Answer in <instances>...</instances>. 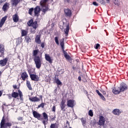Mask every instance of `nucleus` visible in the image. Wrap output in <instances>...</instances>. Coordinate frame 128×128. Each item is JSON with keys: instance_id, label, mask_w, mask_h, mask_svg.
Returning <instances> with one entry per match:
<instances>
[{"instance_id": "1", "label": "nucleus", "mask_w": 128, "mask_h": 128, "mask_svg": "<svg viewBox=\"0 0 128 128\" xmlns=\"http://www.w3.org/2000/svg\"><path fill=\"white\" fill-rule=\"evenodd\" d=\"M40 52V50H35L32 52V58L34 62V64L36 66V68H40L42 66V54L40 55H38Z\"/></svg>"}, {"instance_id": "2", "label": "nucleus", "mask_w": 128, "mask_h": 128, "mask_svg": "<svg viewBox=\"0 0 128 128\" xmlns=\"http://www.w3.org/2000/svg\"><path fill=\"white\" fill-rule=\"evenodd\" d=\"M50 0H40V6H42V12L45 14L46 12L50 10V7L48 6V3Z\"/></svg>"}, {"instance_id": "3", "label": "nucleus", "mask_w": 128, "mask_h": 128, "mask_svg": "<svg viewBox=\"0 0 128 128\" xmlns=\"http://www.w3.org/2000/svg\"><path fill=\"white\" fill-rule=\"evenodd\" d=\"M128 90V86L124 83H122L120 86L118 88V90H116V88H113L112 92L114 94H118L120 92H124Z\"/></svg>"}, {"instance_id": "4", "label": "nucleus", "mask_w": 128, "mask_h": 128, "mask_svg": "<svg viewBox=\"0 0 128 128\" xmlns=\"http://www.w3.org/2000/svg\"><path fill=\"white\" fill-rule=\"evenodd\" d=\"M12 126V122H6L4 116H3L0 124V128H8H8H10Z\"/></svg>"}, {"instance_id": "5", "label": "nucleus", "mask_w": 128, "mask_h": 128, "mask_svg": "<svg viewBox=\"0 0 128 128\" xmlns=\"http://www.w3.org/2000/svg\"><path fill=\"white\" fill-rule=\"evenodd\" d=\"M64 38H63L62 40H60V45L62 50L64 58H66V60H70V56L68 54V52L64 50Z\"/></svg>"}, {"instance_id": "6", "label": "nucleus", "mask_w": 128, "mask_h": 128, "mask_svg": "<svg viewBox=\"0 0 128 128\" xmlns=\"http://www.w3.org/2000/svg\"><path fill=\"white\" fill-rule=\"evenodd\" d=\"M18 96H20V98H18ZM22 96V92L20 90H18V93L14 92H13L12 93V97L14 98H17L18 100L20 99V100H24Z\"/></svg>"}, {"instance_id": "7", "label": "nucleus", "mask_w": 128, "mask_h": 128, "mask_svg": "<svg viewBox=\"0 0 128 128\" xmlns=\"http://www.w3.org/2000/svg\"><path fill=\"white\" fill-rule=\"evenodd\" d=\"M42 116L43 118H42L40 117V120H42L44 124L46 126V123L47 122H48V114L44 112L42 113Z\"/></svg>"}, {"instance_id": "8", "label": "nucleus", "mask_w": 128, "mask_h": 128, "mask_svg": "<svg viewBox=\"0 0 128 128\" xmlns=\"http://www.w3.org/2000/svg\"><path fill=\"white\" fill-rule=\"evenodd\" d=\"M76 106V101L74 100H67V106L68 108H74Z\"/></svg>"}, {"instance_id": "9", "label": "nucleus", "mask_w": 128, "mask_h": 128, "mask_svg": "<svg viewBox=\"0 0 128 128\" xmlns=\"http://www.w3.org/2000/svg\"><path fill=\"white\" fill-rule=\"evenodd\" d=\"M64 12L67 18H70L72 14V10H70V8H64Z\"/></svg>"}, {"instance_id": "10", "label": "nucleus", "mask_w": 128, "mask_h": 128, "mask_svg": "<svg viewBox=\"0 0 128 128\" xmlns=\"http://www.w3.org/2000/svg\"><path fill=\"white\" fill-rule=\"evenodd\" d=\"M4 45L0 44V58H2L4 56Z\"/></svg>"}, {"instance_id": "11", "label": "nucleus", "mask_w": 128, "mask_h": 128, "mask_svg": "<svg viewBox=\"0 0 128 128\" xmlns=\"http://www.w3.org/2000/svg\"><path fill=\"white\" fill-rule=\"evenodd\" d=\"M40 13V7L37 6L34 8V16L38 17Z\"/></svg>"}, {"instance_id": "12", "label": "nucleus", "mask_w": 128, "mask_h": 128, "mask_svg": "<svg viewBox=\"0 0 128 128\" xmlns=\"http://www.w3.org/2000/svg\"><path fill=\"white\" fill-rule=\"evenodd\" d=\"M8 61V58H6L3 60H0V66H5Z\"/></svg>"}, {"instance_id": "13", "label": "nucleus", "mask_w": 128, "mask_h": 128, "mask_svg": "<svg viewBox=\"0 0 128 128\" xmlns=\"http://www.w3.org/2000/svg\"><path fill=\"white\" fill-rule=\"evenodd\" d=\"M20 78L24 82H25L26 80H28V75L26 73V72H22V74H20Z\"/></svg>"}, {"instance_id": "14", "label": "nucleus", "mask_w": 128, "mask_h": 128, "mask_svg": "<svg viewBox=\"0 0 128 128\" xmlns=\"http://www.w3.org/2000/svg\"><path fill=\"white\" fill-rule=\"evenodd\" d=\"M30 78L32 80H34V82H38V80H40V78L36 74H30Z\"/></svg>"}, {"instance_id": "15", "label": "nucleus", "mask_w": 128, "mask_h": 128, "mask_svg": "<svg viewBox=\"0 0 128 128\" xmlns=\"http://www.w3.org/2000/svg\"><path fill=\"white\" fill-rule=\"evenodd\" d=\"M106 122V119L104 116H100V120L98 122L99 126H104V122Z\"/></svg>"}, {"instance_id": "16", "label": "nucleus", "mask_w": 128, "mask_h": 128, "mask_svg": "<svg viewBox=\"0 0 128 128\" xmlns=\"http://www.w3.org/2000/svg\"><path fill=\"white\" fill-rule=\"evenodd\" d=\"M32 114L34 118H38V120H40V116H42V115H40V113L36 111L33 110Z\"/></svg>"}, {"instance_id": "17", "label": "nucleus", "mask_w": 128, "mask_h": 128, "mask_svg": "<svg viewBox=\"0 0 128 128\" xmlns=\"http://www.w3.org/2000/svg\"><path fill=\"white\" fill-rule=\"evenodd\" d=\"M45 56V59L47 62H48L50 64H52V57H50V54H45L44 55Z\"/></svg>"}, {"instance_id": "18", "label": "nucleus", "mask_w": 128, "mask_h": 128, "mask_svg": "<svg viewBox=\"0 0 128 128\" xmlns=\"http://www.w3.org/2000/svg\"><path fill=\"white\" fill-rule=\"evenodd\" d=\"M6 18H8V16H5L1 19L0 21V28H2V26L4 24V22L6 20Z\"/></svg>"}, {"instance_id": "19", "label": "nucleus", "mask_w": 128, "mask_h": 128, "mask_svg": "<svg viewBox=\"0 0 128 128\" xmlns=\"http://www.w3.org/2000/svg\"><path fill=\"white\" fill-rule=\"evenodd\" d=\"M35 42L38 44H42V40H40V35H36L35 38Z\"/></svg>"}, {"instance_id": "20", "label": "nucleus", "mask_w": 128, "mask_h": 128, "mask_svg": "<svg viewBox=\"0 0 128 128\" xmlns=\"http://www.w3.org/2000/svg\"><path fill=\"white\" fill-rule=\"evenodd\" d=\"M29 100L30 102H40V99L36 96L30 98Z\"/></svg>"}, {"instance_id": "21", "label": "nucleus", "mask_w": 128, "mask_h": 128, "mask_svg": "<svg viewBox=\"0 0 128 128\" xmlns=\"http://www.w3.org/2000/svg\"><path fill=\"white\" fill-rule=\"evenodd\" d=\"M2 10L4 12H6L8 8H10V4L8 2H6L2 6Z\"/></svg>"}, {"instance_id": "22", "label": "nucleus", "mask_w": 128, "mask_h": 128, "mask_svg": "<svg viewBox=\"0 0 128 128\" xmlns=\"http://www.w3.org/2000/svg\"><path fill=\"white\" fill-rule=\"evenodd\" d=\"M20 20V17L18 14H15L12 16V20H14V22H18Z\"/></svg>"}, {"instance_id": "23", "label": "nucleus", "mask_w": 128, "mask_h": 128, "mask_svg": "<svg viewBox=\"0 0 128 128\" xmlns=\"http://www.w3.org/2000/svg\"><path fill=\"white\" fill-rule=\"evenodd\" d=\"M66 100H62L60 102V106L61 108V110H64V108H66Z\"/></svg>"}, {"instance_id": "24", "label": "nucleus", "mask_w": 128, "mask_h": 128, "mask_svg": "<svg viewBox=\"0 0 128 128\" xmlns=\"http://www.w3.org/2000/svg\"><path fill=\"white\" fill-rule=\"evenodd\" d=\"M68 32H70V25H67L66 26V28L64 30V32L66 36H68Z\"/></svg>"}, {"instance_id": "25", "label": "nucleus", "mask_w": 128, "mask_h": 128, "mask_svg": "<svg viewBox=\"0 0 128 128\" xmlns=\"http://www.w3.org/2000/svg\"><path fill=\"white\" fill-rule=\"evenodd\" d=\"M120 111L118 109H114L112 111V114H115V116H118L119 114H120Z\"/></svg>"}, {"instance_id": "26", "label": "nucleus", "mask_w": 128, "mask_h": 128, "mask_svg": "<svg viewBox=\"0 0 128 128\" xmlns=\"http://www.w3.org/2000/svg\"><path fill=\"white\" fill-rule=\"evenodd\" d=\"M28 72L30 76V74H36V71L33 68L28 69Z\"/></svg>"}, {"instance_id": "27", "label": "nucleus", "mask_w": 128, "mask_h": 128, "mask_svg": "<svg viewBox=\"0 0 128 128\" xmlns=\"http://www.w3.org/2000/svg\"><path fill=\"white\" fill-rule=\"evenodd\" d=\"M32 26L33 28H38V21H34V23H32V26Z\"/></svg>"}, {"instance_id": "28", "label": "nucleus", "mask_w": 128, "mask_h": 128, "mask_svg": "<svg viewBox=\"0 0 128 128\" xmlns=\"http://www.w3.org/2000/svg\"><path fill=\"white\" fill-rule=\"evenodd\" d=\"M26 86L30 90H32V84H30V82L28 80H26Z\"/></svg>"}, {"instance_id": "29", "label": "nucleus", "mask_w": 128, "mask_h": 128, "mask_svg": "<svg viewBox=\"0 0 128 128\" xmlns=\"http://www.w3.org/2000/svg\"><path fill=\"white\" fill-rule=\"evenodd\" d=\"M20 0H12V6H18Z\"/></svg>"}, {"instance_id": "30", "label": "nucleus", "mask_w": 128, "mask_h": 128, "mask_svg": "<svg viewBox=\"0 0 128 128\" xmlns=\"http://www.w3.org/2000/svg\"><path fill=\"white\" fill-rule=\"evenodd\" d=\"M96 92L98 94V96H100L102 100H106V98H104V96H102V94L100 92V91L98 90H96Z\"/></svg>"}, {"instance_id": "31", "label": "nucleus", "mask_w": 128, "mask_h": 128, "mask_svg": "<svg viewBox=\"0 0 128 128\" xmlns=\"http://www.w3.org/2000/svg\"><path fill=\"white\" fill-rule=\"evenodd\" d=\"M28 30H22V36H26L28 34Z\"/></svg>"}, {"instance_id": "32", "label": "nucleus", "mask_w": 128, "mask_h": 128, "mask_svg": "<svg viewBox=\"0 0 128 128\" xmlns=\"http://www.w3.org/2000/svg\"><path fill=\"white\" fill-rule=\"evenodd\" d=\"M50 128H58V125L56 123L52 124Z\"/></svg>"}, {"instance_id": "33", "label": "nucleus", "mask_w": 128, "mask_h": 128, "mask_svg": "<svg viewBox=\"0 0 128 128\" xmlns=\"http://www.w3.org/2000/svg\"><path fill=\"white\" fill-rule=\"evenodd\" d=\"M55 82L56 84H58V86H60L62 84V82H60V79L58 78H56Z\"/></svg>"}, {"instance_id": "34", "label": "nucleus", "mask_w": 128, "mask_h": 128, "mask_svg": "<svg viewBox=\"0 0 128 128\" xmlns=\"http://www.w3.org/2000/svg\"><path fill=\"white\" fill-rule=\"evenodd\" d=\"M32 24H34V20H32V19L30 20L28 22V26H32Z\"/></svg>"}, {"instance_id": "35", "label": "nucleus", "mask_w": 128, "mask_h": 128, "mask_svg": "<svg viewBox=\"0 0 128 128\" xmlns=\"http://www.w3.org/2000/svg\"><path fill=\"white\" fill-rule=\"evenodd\" d=\"M54 41H55L56 44H58H58H60V42H58V37L56 36L54 38Z\"/></svg>"}, {"instance_id": "36", "label": "nucleus", "mask_w": 128, "mask_h": 128, "mask_svg": "<svg viewBox=\"0 0 128 128\" xmlns=\"http://www.w3.org/2000/svg\"><path fill=\"white\" fill-rule=\"evenodd\" d=\"M44 106H46V104L42 102L41 104L38 106V108H44Z\"/></svg>"}, {"instance_id": "37", "label": "nucleus", "mask_w": 128, "mask_h": 128, "mask_svg": "<svg viewBox=\"0 0 128 128\" xmlns=\"http://www.w3.org/2000/svg\"><path fill=\"white\" fill-rule=\"evenodd\" d=\"M34 8H30L28 10V14H30V16H32V12H34Z\"/></svg>"}, {"instance_id": "38", "label": "nucleus", "mask_w": 128, "mask_h": 128, "mask_svg": "<svg viewBox=\"0 0 128 128\" xmlns=\"http://www.w3.org/2000/svg\"><path fill=\"white\" fill-rule=\"evenodd\" d=\"M88 114L90 116H94V112H92V110H90L88 112Z\"/></svg>"}, {"instance_id": "39", "label": "nucleus", "mask_w": 128, "mask_h": 128, "mask_svg": "<svg viewBox=\"0 0 128 128\" xmlns=\"http://www.w3.org/2000/svg\"><path fill=\"white\" fill-rule=\"evenodd\" d=\"M36 28H31V30H30V32H31V33L32 34H36Z\"/></svg>"}, {"instance_id": "40", "label": "nucleus", "mask_w": 128, "mask_h": 128, "mask_svg": "<svg viewBox=\"0 0 128 128\" xmlns=\"http://www.w3.org/2000/svg\"><path fill=\"white\" fill-rule=\"evenodd\" d=\"M97 2H100V4H104V0H97Z\"/></svg>"}, {"instance_id": "41", "label": "nucleus", "mask_w": 128, "mask_h": 128, "mask_svg": "<svg viewBox=\"0 0 128 128\" xmlns=\"http://www.w3.org/2000/svg\"><path fill=\"white\" fill-rule=\"evenodd\" d=\"M81 122L83 124H86V121L84 118H81Z\"/></svg>"}, {"instance_id": "42", "label": "nucleus", "mask_w": 128, "mask_h": 128, "mask_svg": "<svg viewBox=\"0 0 128 128\" xmlns=\"http://www.w3.org/2000/svg\"><path fill=\"white\" fill-rule=\"evenodd\" d=\"M100 45L99 44H96V46H95V48L96 50H98V48H100Z\"/></svg>"}, {"instance_id": "43", "label": "nucleus", "mask_w": 128, "mask_h": 128, "mask_svg": "<svg viewBox=\"0 0 128 128\" xmlns=\"http://www.w3.org/2000/svg\"><path fill=\"white\" fill-rule=\"evenodd\" d=\"M92 4H94V6H98V4L96 2H92Z\"/></svg>"}, {"instance_id": "44", "label": "nucleus", "mask_w": 128, "mask_h": 128, "mask_svg": "<svg viewBox=\"0 0 128 128\" xmlns=\"http://www.w3.org/2000/svg\"><path fill=\"white\" fill-rule=\"evenodd\" d=\"M52 112H56V106H53L52 108Z\"/></svg>"}, {"instance_id": "45", "label": "nucleus", "mask_w": 128, "mask_h": 128, "mask_svg": "<svg viewBox=\"0 0 128 128\" xmlns=\"http://www.w3.org/2000/svg\"><path fill=\"white\" fill-rule=\"evenodd\" d=\"M26 40H27V42H30L32 40L30 38H26Z\"/></svg>"}, {"instance_id": "46", "label": "nucleus", "mask_w": 128, "mask_h": 128, "mask_svg": "<svg viewBox=\"0 0 128 128\" xmlns=\"http://www.w3.org/2000/svg\"><path fill=\"white\" fill-rule=\"evenodd\" d=\"M8 98L10 100L12 99V94H11V95H10V94H8Z\"/></svg>"}, {"instance_id": "47", "label": "nucleus", "mask_w": 128, "mask_h": 128, "mask_svg": "<svg viewBox=\"0 0 128 128\" xmlns=\"http://www.w3.org/2000/svg\"><path fill=\"white\" fill-rule=\"evenodd\" d=\"M41 46L42 48H44V43H41Z\"/></svg>"}, {"instance_id": "48", "label": "nucleus", "mask_w": 128, "mask_h": 128, "mask_svg": "<svg viewBox=\"0 0 128 128\" xmlns=\"http://www.w3.org/2000/svg\"><path fill=\"white\" fill-rule=\"evenodd\" d=\"M18 120H22V117H19L18 118Z\"/></svg>"}, {"instance_id": "49", "label": "nucleus", "mask_w": 128, "mask_h": 128, "mask_svg": "<svg viewBox=\"0 0 128 128\" xmlns=\"http://www.w3.org/2000/svg\"><path fill=\"white\" fill-rule=\"evenodd\" d=\"M78 80H80V82L82 80V78L80 77V76L78 78Z\"/></svg>"}, {"instance_id": "50", "label": "nucleus", "mask_w": 128, "mask_h": 128, "mask_svg": "<svg viewBox=\"0 0 128 128\" xmlns=\"http://www.w3.org/2000/svg\"><path fill=\"white\" fill-rule=\"evenodd\" d=\"M13 88H14V90H16V85H14Z\"/></svg>"}, {"instance_id": "51", "label": "nucleus", "mask_w": 128, "mask_h": 128, "mask_svg": "<svg viewBox=\"0 0 128 128\" xmlns=\"http://www.w3.org/2000/svg\"><path fill=\"white\" fill-rule=\"evenodd\" d=\"M2 92L0 91V96H2Z\"/></svg>"}, {"instance_id": "52", "label": "nucleus", "mask_w": 128, "mask_h": 128, "mask_svg": "<svg viewBox=\"0 0 128 128\" xmlns=\"http://www.w3.org/2000/svg\"><path fill=\"white\" fill-rule=\"evenodd\" d=\"M106 0V2L108 3V4H110V0Z\"/></svg>"}, {"instance_id": "53", "label": "nucleus", "mask_w": 128, "mask_h": 128, "mask_svg": "<svg viewBox=\"0 0 128 128\" xmlns=\"http://www.w3.org/2000/svg\"><path fill=\"white\" fill-rule=\"evenodd\" d=\"M52 120H56V117H54L53 118H52Z\"/></svg>"}, {"instance_id": "54", "label": "nucleus", "mask_w": 128, "mask_h": 128, "mask_svg": "<svg viewBox=\"0 0 128 128\" xmlns=\"http://www.w3.org/2000/svg\"><path fill=\"white\" fill-rule=\"evenodd\" d=\"M102 94H106V92H104V91L103 92H102Z\"/></svg>"}, {"instance_id": "55", "label": "nucleus", "mask_w": 128, "mask_h": 128, "mask_svg": "<svg viewBox=\"0 0 128 128\" xmlns=\"http://www.w3.org/2000/svg\"><path fill=\"white\" fill-rule=\"evenodd\" d=\"M0 4H2V0H0Z\"/></svg>"}, {"instance_id": "56", "label": "nucleus", "mask_w": 128, "mask_h": 128, "mask_svg": "<svg viewBox=\"0 0 128 128\" xmlns=\"http://www.w3.org/2000/svg\"><path fill=\"white\" fill-rule=\"evenodd\" d=\"M33 2H36V0H32Z\"/></svg>"}, {"instance_id": "57", "label": "nucleus", "mask_w": 128, "mask_h": 128, "mask_svg": "<svg viewBox=\"0 0 128 128\" xmlns=\"http://www.w3.org/2000/svg\"><path fill=\"white\" fill-rule=\"evenodd\" d=\"M66 1H67V2H69V1H70V0H66Z\"/></svg>"}, {"instance_id": "58", "label": "nucleus", "mask_w": 128, "mask_h": 128, "mask_svg": "<svg viewBox=\"0 0 128 128\" xmlns=\"http://www.w3.org/2000/svg\"><path fill=\"white\" fill-rule=\"evenodd\" d=\"M16 128H18V126H16Z\"/></svg>"}, {"instance_id": "59", "label": "nucleus", "mask_w": 128, "mask_h": 128, "mask_svg": "<svg viewBox=\"0 0 128 128\" xmlns=\"http://www.w3.org/2000/svg\"><path fill=\"white\" fill-rule=\"evenodd\" d=\"M23 124H26V122H23Z\"/></svg>"}, {"instance_id": "60", "label": "nucleus", "mask_w": 128, "mask_h": 128, "mask_svg": "<svg viewBox=\"0 0 128 128\" xmlns=\"http://www.w3.org/2000/svg\"><path fill=\"white\" fill-rule=\"evenodd\" d=\"M69 128H72V127H70Z\"/></svg>"}]
</instances>
